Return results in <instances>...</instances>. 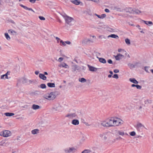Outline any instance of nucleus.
I'll return each mask as SVG.
<instances>
[{"instance_id": "obj_1", "label": "nucleus", "mask_w": 153, "mask_h": 153, "mask_svg": "<svg viewBox=\"0 0 153 153\" xmlns=\"http://www.w3.org/2000/svg\"><path fill=\"white\" fill-rule=\"evenodd\" d=\"M100 124L102 126L108 128L115 126V118L110 117L100 121Z\"/></svg>"}, {"instance_id": "obj_2", "label": "nucleus", "mask_w": 153, "mask_h": 153, "mask_svg": "<svg viewBox=\"0 0 153 153\" xmlns=\"http://www.w3.org/2000/svg\"><path fill=\"white\" fill-rule=\"evenodd\" d=\"M56 97L55 93L52 92L47 93L43 96V97L49 101H52L54 100Z\"/></svg>"}, {"instance_id": "obj_3", "label": "nucleus", "mask_w": 153, "mask_h": 153, "mask_svg": "<svg viewBox=\"0 0 153 153\" xmlns=\"http://www.w3.org/2000/svg\"><path fill=\"white\" fill-rule=\"evenodd\" d=\"M106 134H108L109 140L114 143V130H111L108 131Z\"/></svg>"}, {"instance_id": "obj_4", "label": "nucleus", "mask_w": 153, "mask_h": 153, "mask_svg": "<svg viewBox=\"0 0 153 153\" xmlns=\"http://www.w3.org/2000/svg\"><path fill=\"white\" fill-rule=\"evenodd\" d=\"M94 42V40L91 39L87 37L84 38L82 41V43L83 45H86L93 43Z\"/></svg>"}, {"instance_id": "obj_5", "label": "nucleus", "mask_w": 153, "mask_h": 153, "mask_svg": "<svg viewBox=\"0 0 153 153\" xmlns=\"http://www.w3.org/2000/svg\"><path fill=\"white\" fill-rule=\"evenodd\" d=\"M77 151V149L74 147H69L64 149V151L65 153H74Z\"/></svg>"}, {"instance_id": "obj_6", "label": "nucleus", "mask_w": 153, "mask_h": 153, "mask_svg": "<svg viewBox=\"0 0 153 153\" xmlns=\"http://www.w3.org/2000/svg\"><path fill=\"white\" fill-rule=\"evenodd\" d=\"M81 68L77 65H73L72 66V71L74 73L79 72L81 70Z\"/></svg>"}, {"instance_id": "obj_7", "label": "nucleus", "mask_w": 153, "mask_h": 153, "mask_svg": "<svg viewBox=\"0 0 153 153\" xmlns=\"http://www.w3.org/2000/svg\"><path fill=\"white\" fill-rule=\"evenodd\" d=\"M63 17L65 18V22L67 24L70 25H71L72 24V22L74 20L73 19L67 16H63Z\"/></svg>"}, {"instance_id": "obj_8", "label": "nucleus", "mask_w": 153, "mask_h": 153, "mask_svg": "<svg viewBox=\"0 0 153 153\" xmlns=\"http://www.w3.org/2000/svg\"><path fill=\"white\" fill-rule=\"evenodd\" d=\"M61 106L58 103H56L53 105L52 108L51 110L53 111H56L60 110Z\"/></svg>"}, {"instance_id": "obj_9", "label": "nucleus", "mask_w": 153, "mask_h": 153, "mask_svg": "<svg viewBox=\"0 0 153 153\" xmlns=\"http://www.w3.org/2000/svg\"><path fill=\"white\" fill-rule=\"evenodd\" d=\"M10 132L8 130H5L1 132L0 135L4 137H7L11 135Z\"/></svg>"}, {"instance_id": "obj_10", "label": "nucleus", "mask_w": 153, "mask_h": 153, "mask_svg": "<svg viewBox=\"0 0 153 153\" xmlns=\"http://www.w3.org/2000/svg\"><path fill=\"white\" fill-rule=\"evenodd\" d=\"M123 121L120 118L115 117V126H119L123 124Z\"/></svg>"}, {"instance_id": "obj_11", "label": "nucleus", "mask_w": 153, "mask_h": 153, "mask_svg": "<svg viewBox=\"0 0 153 153\" xmlns=\"http://www.w3.org/2000/svg\"><path fill=\"white\" fill-rule=\"evenodd\" d=\"M124 57V56L122 54L119 53L115 56V59L117 60H120Z\"/></svg>"}, {"instance_id": "obj_12", "label": "nucleus", "mask_w": 153, "mask_h": 153, "mask_svg": "<svg viewBox=\"0 0 153 153\" xmlns=\"http://www.w3.org/2000/svg\"><path fill=\"white\" fill-rule=\"evenodd\" d=\"M77 117L75 113H71L67 115L66 117H68L70 119H73L76 118Z\"/></svg>"}, {"instance_id": "obj_13", "label": "nucleus", "mask_w": 153, "mask_h": 153, "mask_svg": "<svg viewBox=\"0 0 153 153\" xmlns=\"http://www.w3.org/2000/svg\"><path fill=\"white\" fill-rule=\"evenodd\" d=\"M23 83H26L27 84H30L32 83L33 82V81L26 78H24L23 79Z\"/></svg>"}, {"instance_id": "obj_14", "label": "nucleus", "mask_w": 153, "mask_h": 153, "mask_svg": "<svg viewBox=\"0 0 153 153\" xmlns=\"http://www.w3.org/2000/svg\"><path fill=\"white\" fill-rule=\"evenodd\" d=\"M31 108L34 110H36L41 109V107L39 105L34 104L32 105Z\"/></svg>"}, {"instance_id": "obj_15", "label": "nucleus", "mask_w": 153, "mask_h": 153, "mask_svg": "<svg viewBox=\"0 0 153 153\" xmlns=\"http://www.w3.org/2000/svg\"><path fill=\"white\" fill-rule=\"evenodd\" d=\"M99 137L101 138H102L103 140H106L107 139V137L105 135V134L103 133L99 134Z\"/></svg>"}, {"instance_id": "obj_16", "label": "nucleus", "mask_w": 153, "mask_h": 153, "mask_svg": "<svg viewBox=\"0 0 153 153\" xmlns=\"http://www.w3.org/2000/svg\"><path fill=\"white\" fill-rule=\"evenodd\" d=\"M39 133V130L38 129H35L31 131V133L33 135L38 134Z\"/></svg>"}, {"instance_id": "obj_17", "label": "nucleus", "mask_w": 153, "mask_h": 153, "mask_svg": "<svg viewBox=\"0 0 153 153\" xmlns=\"http://www.w3.org/2000/svg\"><path fill=\"white\" fill-rule=\"evenodd\" d=\"M59 67H62L65 68H69V66L65 63H62L59 65Z\"/></svg>"}, {"instance_id": "obj_18", "label": "nucleus", "mask_w": 153, "mask_h": 153, "mask_svg": "<svg viewBox=\"0 0 153 153\" xmlns=\"http://www.w3.org/2000/svg\"><path fill=\"white\" fill-rule=\"evenodd\" d=\"M124 11L126 13H133V10L131 8H126L124 9Z\"/></svg>"}, {"instance_id": "obj_19", "label": "nucleus", "mask_w": 153, "mask_h": 153, "mask_svg": "<svg viewBox=\"0 0 153 153\" xmlns=\"http://www.w3.org/2000/svg\"><path fill=\"white\" fill-rule=\"evenodd\" d=\"M88 66L89 68V70L91 71H96L97 70V68L91 66L89 65H88Z\"/></svg>"}, {"instance_id": "obj_20", "label": "nucleus", "mask_w": 153, "mask_h": 153, "mask_svg": "<svg viewBox=\"0 0 153 153\" xmlns=\"http://www.w3.org/2000/svg\"><path fill=\"white\" fill-rule=\"evenodd\" d=\"M8 71L5 74L2 75L1 76V79H8Z\"/></svg>"}, {"instance_id": "obj_21", "label": "nucleus", "mask_w": 153, "mask_h": 153, "mask_svg": "<svg viewBox=\"0 0 153 153\" xmlns=\"http://www.w3.org/2000/svg\"><path fill=\"white\" fill-rule=\"evenodd\" d=\"M79 120L76 119L73 120L72 122V123L74 125H77L79 124Z\"/></svg>"}, {"instance_id": "obj_22", "label": "nucleus", "mask_w": 153, "mask_h": 153, "mask_svg": "<svg viewBox=\"0 0 153 153\" xmlns=\"http://www.w3.org/2000/svg\"><path fill=\"white\" fill-rule=\"evenodd\" d=\"M8 33L10 34H11L12 35H17V33L16 32L12 30V29H10V30H8Z\"/></svg>"}, {"instance_id": "obj_23", "label": "nucleus", "mask_w": 153, "mask_h": 153, "mask_svg": "<svg viewBox=\"0 0 153 153\" xmlns=\"http://www.w3.org/2000/svg\"><path fill=\"white\" fill-rule=\"evenodd\" d=\"M39 76L40 79L43 80H45L47 78L46 77L42 74H40Z\"/></svg>"}, {"instance_id": "obj_24", "label": "nucleus", "mask_w": 153, "mask_h": 153, "mask_svg": "<svg viewBox=\"0 0 153 153\" xmlns=\"http://www.w3.org/2000/svg\"><path fill=\"white\" fill-rule=\"evenodd\" d=\"M129 80L130 81L134 84H138V82L134 78H130L129 79Z\"/></svg>"}, {"instance_id": "obj_25", "label": "nucleus", "mask_w": 153, "mask_h": 153, "mask_svg": "<svg viewBox=\"0 0 153 153\" xmlns=\"http://www.w3.org/2000/svg\"><path fill=\"white\" fill-rule=\"evenodd\" d=\"M4 114L7 117H10L14 115V114L12 113L6 112L4 113Z\"/></svg>"}, {"instance_id": "obj_26", "label": "nucleus", "mask_w": 153, "mask_h": 153, "mask_svg": "<svg viewBox=\"0 0 153 153\" xmlns=\"http://www.w3.org/2000/svg\"><path fill=\"white\" fill-rule=\"evenodd\" d=\"M48 87L50 88H54L55 87V84L54 83H48L47 84Z\"/></svg>"}, {"instance_id": "obj_27", "label": "nucleus", "mask_w": 153, "mask_h": 153, "mask_svg": "<svg viewBox=\"0 0 153 153\" xmlns=\"http://www.w3.org/2000/svg\"><path fill=\"white\" fill-rule=\"evenodd\" d=\"M99 60L100 62L103 63H105L106 62L105 59L102 58H99Z\"/></svg>"}, {"instance_id": "obj_28", "label": "nucleus", "mask_w": 153, "mask_h": 153, "mask_svg": "<svg viewBox=\"0 0 153 153\" xmlns=\"http://www.w3.org/2000/svg\"><path fill=\"white\" fill-rule=\"evenodd\" d=\"M79 81L82 83H84L86 82V80L83 78H79Z\"/></svg>"}, {"instance_id": "obj_29", "label": "nucleus", "mask_w": 153, "mask_h": 153, "mask_svg": "<svg viewBox=\"0 0 153 153\" xmlns=\"http://www.w3.org/2000/svg\"><path fill=\"white\" fill-rule=\"evenodd\" d=\"M125 42L128 45H129L131 44L130 40L128 38H126L125 39Z\"/></svg>"}, {"instance_id": "obj_30", "label": "nucleus", "mask_w": 153, "mask_h": 153, "mask_svg": "<svg viewBox=\"0 0 153 153\" xmlns=\"http://www.w3.org/2000/svg\"><path fill=\"white\" fill-rule=\"evenodd\" d=\"M71 2L72 3H73L76 5H78L80 3V1H78V0H77L71 1Z\"/></svg>"}, {"instance_id": "obj_31", "label": "nucleus", "mask_w": 153, "mask_h": 153, "mask_svg": "<svg viewBox=\"0 0 153 153\" xmlns=\"http://www.w3.org/2000/svg\"><path fill=\"white\" fill-rule=\"evenodd\" d=\"M91 151L89 149H85L81 153H90Z\"/></svg>"}, {"instance_id": "obj_32", "label": "nucleus", "mask_w": 153, "mask_h": 153, "mask_svg": "<svg viewBox=\"0 0 153 153\" xmlns=\"http://www.w3.org/2000/svg\"><path fill=\"white\" fill-rule=\"evenodd\" d=\"M4 35H5V36L7 40H9L10 39V37L8 35V33H5L4 34Z\"/></svg>"}, {"instance_id": "obj_33", "label": "nucleus", "mask_w": 153, "mask_h": 153, "mask_svg": "<svg viewBox=\"0 0 153 153\" xmlns=\"http://www.w3.org/2000/svg\"><path fill=\"white\" fill-rule=\"evenodd\" d=\"M24 8L25 10H27L29 11H32L33 12L35 13V11L31 8H28L27 7L25 6Z\"/></svg>"}, {"instance_id": "obj_34", "label": "nucleus", "mask_w": 153, "mask_h": 153, "mask_svg": "<svg viewBox=\"0 0 153 153\" xmlns=\"http://www.w3.org/2000/svg\"><path fill=\"white\" fill-rule=\"evenodd\" d=\"M39 87L41 88L44 89L46 88V86L45 84H42L40 85Z\"/></svg>"}, {"instance_id": "obj_35", "label": "nucleus", "mask_w": 153, "mask_h": 153, "mask_svg": "<svg viewBox=\"0 0 153 153\" xmlns=\"http://www.w3.org/2000/svg\"><path fill=\"white\" fill-rule=\"evenodd\" d=\"M6 143L4 141H0V146H4L5 145Z\"/></svg>"}, {"instance_id": "obj_36", "label": "nucleus", "mask_w": 153, "mask_h": 153, "mask_svg": "<svg viewBox=\"0 0 153 153\" xmlns=\"http://www.w3.org/2000/svg\"><path fill=\"white\" fill-rule=\"evenodd\" d=\"M130 135L131 136H134L136 135V134L135 131H133L130 132Z\"/></svg>"}, {"instance_id": "obj_37", "label": "nucleus", "mask_w": 153, "mask_h": 153, "mask_svg": "<svg viewBox=\"0 0 153 153\" xmlns=\"http://www.w3.org/2000/svg\"><path fill=\"white\" fill-rule=\"evenodd\" d=\"M117 133L118 134L121 135V136H123L125 134L124 133V132H122L120 131H118L117 132Z\"/></svg>"}, {"instance_id": "obj_38", "label": "nucleus", "mask_w": 153, "mask_h": 153, "mask_svg": "<svg viewBox=\"0 0 153 153\" xmlns=\"http://www.w3.org/2000/svg\"><path fill=\"white\" fill-rule=\"evenodd\" d=\"M143 22L145 23L147 25H148V24H150V25H152V22L151 21H149V22H147V21H144Z\"/></svg>"}, {"instance_id": "obj_39", "label": "nucleus", "mask_w": 153, "mask_h": 153, "mask_svg": "<svg viewBox=\"0 0 153 153\" xmlns=\"http://www.w3.org/2000/svg\"><path fill=\"white\" fill-rule=\"evenodd\" d=\"M117 51H118L119 52H126V51H125L124 50L122 49H120V48L118 49Z\"/></svg>"}, {"instance_id": "obj_40", "label": "nucleus", "mask_w": 153, "mask_h": 153, "mask_svg": "<svg viewBox=\"0 0 153 153\" xmlns=\"http://www.w3.org/2000/svg\"><path fill=\"white\" fill-rule=\"evenodd\" d=\"M107 30L108 31L110 32H112L114 31V29L111 28L110 27H108L107 29Z\"/></svg>"}, {"instance_id": "obj_41", "label": "nucleus", "mask_w": 153, "mask_h": 153, "mask_svg": "<svg viewBox=\"0 0 153 153\" xmlns=\"http://www.w3.org/2000/svg\"><path fill=\"white\" fill-rule=\"evenodd\" d=\"M39 18L41 20L44 21V20H45V18L42 16H39Z\"/></svg>"}, {"instance_id": "obj_42", "label": "nucleus", "mask_w": 153, "mask_h": 153, "mask_svg": "<svg viewBox=\"0 0 153 153\" xmlns=\"http://www.w3.org/2000/svg\"><path fill=\"white\" fill-rule=\"evenodd\" d=\"M111 37L112 38H115V34H113L109 35L108 36V38Z\"/></svg>"}, {"instance_id": "obj_43", "label": "nucleus", "mask_w": 153, "mask_h": 153, "mask_svg": "<svg viewBox=\"0 0 153 153\" xmlns=\"http://www.w3.org/2000/svg\"><path fill=\"white\" fill-rule=\"evenodd\" d=\"M60 42L62 43V45L64 46H65L66 44H65V42H64L62 40H60Z\"/></svg>"}, {"instance_id": "obj_44", "label": "nucleus", "mask_w": 153, "mask_h": 153, "mask_svg": "<svg viewBox=\"0 0 153 153\" xmlns=\"http://www.w3.org/2000/svg\"><path fill=\"white\" fill-rule=\"evenodd\" d=\"M90 1H93L96 3H98L99 2V0H90Z\"/></svg>"}, {"instance_id": "obj_45", "label": "nucleus", "mask_w": 153, "mask_h": 153, "mask_svg": "<svg viewBox=\"0 0 153 153\" xmlns=\"http://www.w3.org/2000/svg\"><path fill=\"white\" fill-rule=\"evenodd\" d=\"M101 19H102L105 18L106 16V15L105 14H102L101 15Z\"/></svg>"}, {"instance_id": "obj_46", "label": "nucleus", "mask_w": 153, "mask_h": 153, "mask_svg": "<svg viewBox=\"0 0 153 153\" xmlns=\"http://www.w3.org/2000/svg\"><path fill=\"white\" fill-rule=\"evenodd\" d=\"M108 62L110 64H112V61L111 59H109L108 60Z\"/></svg>"}, {"instance_id": "obj_47", "label": "nucleus", "mask_w": 153, "mask_h": 153, "mask_svg": "<svg viewBox=\"0 0 153 153\" xmlns=\"http://www.w3.org/2000/svg\"><path fill=\"white\" fill-rule=\"evenodd\" d=\"M136 87L137 88L139 89H140L141 88V87L140 86L138 85H136Z\"/></svg>"}, {"instance_id": "obj_48", "label": "nucleus", "mask_w": 153, "mask_h": 153, "mask_svg": "<svg viewBox=\"0 0 153 153\" xmlns=\"http://www.w3.org/2000/svg\"><path fill=\"white\" fill-rule=\"evenodd\" d=\"M63 59V58L62 57H60L58 59L59 61V62H60L62 61Z\"/></svg>"}, {"instance_id": "obj_49", "label": "nucleus", "mask_w": 153, "mask_h": 153, "mask_svg": "<svg viewBox=\"0 0 153 153\" xmlns=\"http://www.w3.org/2000/svg\"><path fill=\"white\" fill-rule=\"evenodd\" d=\"M135 12L139 14L141 13V11L139 10H136Z\"/></svg>"}, {"instance_id": "obj_50", "label": "nucleus", "mask_w": 153, "mask_h": 153, "mask_svg": "<svg viewBox=\"0 0 153 153\" xmlns=\"http://www.w3.org/2000/svg\"><path fill=\"white\" fill-rule=\"evenodd\" d=\"M105 11L106 13H109L110 12L109 10L108 9H105Z\"/></svg>"}, {"instance_id": "obj_51", "label": "nucleus", "mask_w": 153, "mask_h": 153, "mask_svg": "<svg viewBox=\"0 0 153 153\" xmlns=\"http://www.w3.org/2000/svg\"><path fill=\"white\" fill-rule=\"evenodd\" d=\"M65 43L67 44H68V45H70V44H71V43L69 41H65Z\"/></svg>"}, {"instance_id": "obj_52", "label": "nucleus", "mask_w": 153, "mask_h": 153, "mask_svg": "<svg viewBox=\"0 0 153 153\" xmlns=\"http://www.w3.org/2000/svg\"><path fill=\"white\" fill-rule=\"evenodd\" d=\"M39 71H36L35 72V73L36 75H38L39 74Z\"/></svg>"}, {"instance_id": "obj_53", "label": "nucleus", "mask_w": 153, "mask_h": 153, "mask_svg": "<svg viewBox=\"0 0 153 153\" xmlns=\"http://www.w3.org/2000/svg\"><path fill=\"white\" fill-rule=\"evenodd\" d=\"M55 38H56V39L57 40V42H58L59 41L60 39L58 37H56Z\"/></svg>"}, {"instance_id": "obj_54", "label": "nucleus", "mask_w": 153, "mask_h": 153, "mask_svg": "<svg viewBox=\"0 0 153 153\" xmlns=\"http://www.w3.org/2000/svg\"><path fill=\"white\" fill-rule=\"evenodd\" d=\"M118 76L117 74H115V78L118 79Z\"/></svg>"}, {"instance_id": "obj_55", "label": "nucleus", "mask_w": 153, "mask_h": 153, "mask_svg": "<svg viewBox=\"0 0 153 153\" xmlns=\"http://www.w3.org/2000/svg\"><path fill=\"white\" fill-rule=\"evenodd\" d=\"M85 125L87 126H90V125L88 124V123H84Z\"/></svg>"}, {"instance_id": "obj_56", "label": "nucleus", "mask_w": 153, "mask_h": 153, "mask_svg": "<svg viewBox=\"0 0 153 153\" xmlns=\"http://www.w3.org/2000/svg\"><path fill=\"white\" fill-rule=\"evenodd\" d=\"M102 37L103 38H104V39H105V37L104 36H99V38H102Z\"/></svg>"}, {"instance_id": "obj_57", "label": "nucleus", "mask_w": 153, "mask_h": 153, "mask_svg": "<svg viewBox=\"0 0 153 153\" xmlns=\"http://www.w3.org/2000/svg\"><path fill=\"white\" fill-rule=\"evenodd\" d=\"M119 72V71L118 69H115V73H117Z\"/></svg>"}, {"instance_id": "obj_58", "label": "nucleus", "mask_w": 153, "mask_h": 153, "mask_svg": "<svg viewBox=\"0 0 153 153\" xmlns=\"http://www.w3.org/2000/svg\"><path fill=\"white\" fill-rule=\"evenodd\" d=\"M137 126H139V127H141V126H142V124H141V123H139L138 125H137Z\"/></svg>"}, {"instance_id": "obj_59", "label": "nucleus", "mask_w": 153, "mask_h": 153, "mask_svg": "<svg viewBox=\"0 0 153 153\" xmlns=\"http://www.w3.org/2000/svg\"><path fill=\"white\" fill-rule=\"evenodd\" d=\"M112 76V74H109L108 76V78H111Z\"/></svg>"}, {"instance_id": "obj_60", "label": "nucleus", "mask_w": 153, "mask_h": 153, "mask_svg": "<svg viewBox=\"0 0 153 153\" xmlns=\"http://www.w3.org/2000/svg\"><path fill=\"white\" fill-rule=\"evenodd\" d=\"M20 6L21 7H23V8H24V7H25V6H24V5H22V4H20Z\"/></svg>"}, {"instance_id": "obj_61", "label": "nucleus", "mask_w": 153, "mask_h": 153, "mask_svg": "<svg viewBox=\"0 0 153 153\" xmlns=\"http://www.w3.org/2000/svg\"><path fill=\"white\" fill-rule=\"evenodd\" d=\"M136 85H134V84H132V85H131V86H132V87H136Z\"/></svg>"}, {"instance_id": "obj_62", "label": "nucleus", "mask_w": 153, "mask_h": 153, "mask_svg": "<svg viewBox=\"0 0 153 153\" xmlns=\"http://www.w3.org/2000/svg\"><path fill=\"white\" fill-rule=\"evenodd\" d=\"M98 18H100V19H101V16L100 15H98L97 16Z\"/></svg>"}, {"instance_id": "obj_63", "label": "nucleus", "mask_w": 153, "mask_h": 153, "mask_svg": "<svg viewBox=\"0 0 153 153\" xmlns=\"http://www.w3.org/2000/svg\"><path fill=\"white\" fill-rule=\"evenodd\" d=\"M109 73H110V74H112V75L113 74V72L112 71H109Z\"/></svg>"}, {"instance_id": "obj_64", "label": "nucleus", "mask_w": 153, "mask_h": 153, "mask_svg": "<svg viewBox=\"0 0 153 153\" xmlns=\"http://www.w3.org/2000/svg\"><path fill=\"white\" fill-rule=\"evenodd\" d=\"M44 74L45 75H47L48 74V73L46 72H44Z\"/></svg>"}]
</instances>
